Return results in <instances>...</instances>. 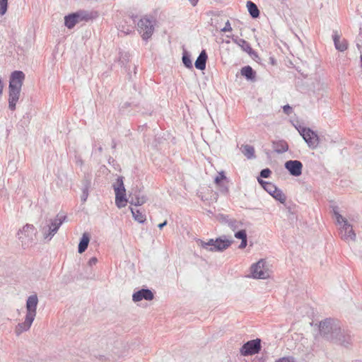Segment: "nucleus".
Wrapping results in <instances>:
<instances>
[{
	"label": "nucleus",
	"mask_w": 362,
	"mask_h": 362,
	"mask_svg": "<svg viewBox=\"0 0 362 362\" xmlns=\"http://www.w3.org/2000/svg\"><path fill=\"white\" fill-rule=\"evenodd\" d=\"M320 334L334 343L348 346L351 343V337L348 330L341 329L339 321L326 319L320 323Z\"/></svg>",
	"instance_id": "1"
},
{
	"label": "nucleus",
	"mask_w": 362,
	"mask_h": 362,
	"mask_svg": "<svg viewBox=\"0 0 362 362\" xmlns=\"http://www.w3.org/2000/svg\"><path fill=\"white\" fill-rule=\"evenodd\" d=\"M25 74L21 71H14L11 73L8 85V108L13 111L20 98Z\"/></svg>",
	"instance_id": "2"
},
{
	"label": "nucleus",
	"mask_w": 362,
	"mask_h": 362,
	"mask_svg": "<svg viewBox=\"0 0 362 362\" xmlns=\"http://www.w3.org/2000/svg\"><path fill=\"white\" fill-rule=\"evenodd\" d=\"M38 298L36 294L28 296L26 300V315L24 322L18 323L15 328V333L19 336L23 332L29 330L37 314Z\"/></svg>",
	"instance_id": "3"
},
{
	"label": "nucleus",
	"mask_w": 362,
	"mask_h": 362,
	"mask_svg": "<svg viewBox=\"0 0 362 362\" xmlns=\"http://www.w3.org/2000/svg\"><path fill=\"white\" fill-rule=\"evenodd\" d=\"M66 219V216L58 214L54 218L46 221L40 226L45 240H50Z\"/></svg>",
	"instance_id": "4"
},
{
	"label": "nucleus",
	"mask_w": 362,
	"mask_h": 362,
	"mask_svg": "<svg viewBox=\"0 0 362 362\" xmlns=\"http://www.w3.org/2000/svg\"><path fill=\"white\" fill-rule=\"evenodd\" d=\"M333 211L337 223L341 225L340 234L341 238L345 241H354L356 235L353 230L352 225L339 213L337 208H334Z\"/></svg>",
	"instance_id": "5"
},
{
	"label": "nucleus",
	"mask_w": 362,
	"mask_h": 362,
	"mask_svg": "<svg viewBox=\"0 0 362 362\" xmlns=\"http://www.w3.org/2000/svg\"><path fill=\"white\" fill-rule=\"evenodd\" d=\"M199 246L211 252H221L227 249L231 244V241L226 238H218L216 240L209 239L204 242L200 239L197 240Z\"/></svg>",
	"instance_id": "6"
},
{
	"label": "nucleus",
	"mask_w": 362,
	"mask_h": 362,
	"mask_svg": "<svg viewBox=\"0 0 362 362\" xmlns=\"http://www.w3.org/2000/svg\"><path fill=\"white\" fill-rule=\"evenodd\" d=\"M92 18L90 13L86 11H78L64 17V25L69 29L73 28L77 23L81 21H87Z\"/></svg>",
	"instance_id": "7"
},
{
	"label": "nucleus",
	"mask_w": 362,
	"mask_h": 362,
	"mask_svg": "<svg viewBox=\"0 0 362 362\" xmlns=\"http://www.w3.org/2000/svg\"><path fill=\"white\" fill-rule=\"evenodd\" d=\"M251 276L253 279H266L270 276V271L267 263L264 259H260L257 263L253 264L250 268Z\"/></svg>",
	"instance_id": "8"
},
{
	"label": "nucleus",
	"mask_w": 362,
	"mask_h": 362,
	"mask_svg": "<svg viewBox=\"0 0 362 362\" xmlns=\"http://www.w3.org/2000/svg\"><path fill=\"white\" fill-rule=\"evenodd\" d=\"M138 31L144 40L149 39L154 31V21L149 18L144 17L140 19L138 24Z\"/></svg>",
	"instance_id": "9"
},
{
	"label": "nucleus",
	"mask_w": 362,
	"mask_h": 362,
	"mask_svg": "<svg viewBox=\"0 0 362 362\" xmlns=\"http://www.w3.org/2000/svg\"><path fill=\"white\" fill-rule=\"evenodd\" d=\"M261 347V339L257 338L245 343L240 349V353L243 356H252L259 353Z\"/></svg>",
	"instance_id": "10"
},
{
	"label": "nucleus",
	"mask_w": 362,
	"mask_h": 362,
	"mask_svg": "<svg viewBox=\"0 0 362 362\" xmlns=\"http://www.w3.org/2000/svg\"><path fill=\"white\" fill-rule=\"evenodd\" d=\"M297 129L310 148L314 149L317 146L319 138L315 132L309 128L301 127H299Z\"/></svg>",
	"instance_id": "11"
},
{
	"label": "nucleus",
	"mask_w": 362,
	"mask_h": 362,
	"mask_svg": "<svg viewBox=\"0 0 362 362\" xmlns=\"http://www.w3.org/2000/svg\"><path fill=\"white\" fill-rule=\"evenodd\" d=\"M36 235L35 226L32 224H26L18 233V239L23 245H28L33 243Z\"/></svg>",
	"instance_id": "12"
},
{
	"label": "nucleus",
	"mask_w": 362,
	"mask_h": 362,
	"mask_svg": "<svg viewBox=\"0 0 362 362\" xmlns=\"http://www.w3.org/2000/svg\"><path fill=\"white\" fill-rule=\"evenodd\" d=\"M284 166L293 176L298 177L302 174L303 164L299 160H288L285 163Z\"/></svg>",
	"instance_id": "13"
},
{
	"label": "nucleus",
	"mask_w": 362,
	"mask_h": 362,
	"mask_svg": "<svg viewBox=\"0 0 362 362\" xmlns=\"http://www.w3.org/2000/svg\"><path fill=\"white\" fill-rule=\"evenodd\" d=\"M153 298V293L149 289H141L135 292L132 296V300L134 302H139L141 300H151Z\"/></svg>",
	"instance_id": "14"
},
{
	"label": "nucleus",
	"mask_w": 362,
	"mask_h": 362,
	"mask_svg": "<svg viewBox=\"0 0 362 362\" xmlns=\"http://www.w3.org/2000/svg\"><path fill=\"white\" fill-rule=\"evenodd\" d=\"M227 37L231 38L232 41L236 45H238L239 47H240L244 52L250 54L252 53V49L250 45L244 39L238 38L235 35H228Z\"/></svg>",
	"instance_id": "15"
},
{
	"label": "nucleus",
	"mask_w": 362,
	"mask_h": 362,
	"mask_svg": "<svg viewBox=\"0 0 362 362\" xmlns=\"http://www.w3.org/2000/svg\"><path fill=\"white\" fill-rule=\"evenodd\" d=\"M115 204L118 208L124 207L129 202L126 198V190L122 189L120 191H115Z\"/></svg>",
	"instance_id": "16"
},
{
	"label": "nucleus",
	"mask_w": 362,
	"mask_h": 362,
	"mask_svg": "<svg viewBox=\"0 0 362 362\" xmlns=\"http://www.w3.org/2000/svg\"><path fill=\"white\" fill-rule=\"evenodd\" d=\"M146 202V198L144 195L138 194H129V202L134 206H141Z\"/></svg>",
	"instance_id": "17"
},
{
	"label": "nucleus",
	"mask_w": 362,
	"mask_h": 362,
	"mask_svg": "<svg viewBox=\"0 0 362 362\" xmlns=\"http://www.w3.org/2000/svg\"><path fill=\"white\" fill-rule=\"evenodd\" d=\"M207 54L205 50H202L195 62V67L199 70H204L206 68Z\"/></svg>",
	"instance_id": "18"
},
{
	"label": "nucleus",
	"mask_w": 362,
	"mask_h": 362,
	"mask_svg": "<svg viewBox=\"0 0 362 362\" xmlns=\"http://www.w3.org/2000/svg\"><path fill=\"white\" fill-rule=\"evenodd\" d=\"M242 76H245L247 80L255 81L256 73L250 66H245L240 70Z\"/></svg>",
	"instance_id": "19"
},
{
	"label": "nucleus",
	"mask_w": 362,
	"mask_h": 362,
	"mask_svg": "<svg viewBox=\"0 0 362 362\" xmlns=\"http://www.w3.org/2000/svg\"><path fill=\"white\" fill-rule=\"evenodd\" d=\"M273 148L275 152L278 153H283L288 151V145L285 141L283 140L274 141Z\"/></svg>",
	"instance_id": "20"
},
{
	"label": "nucleus",
	"mask_w": 362,
	"mask_h": 362,
	"mask_svg": "<svg viewBox=\"0 0 362 362\" xmlns=\"http://www.w3.org/2000/svg\"><path fill=\"white\" fill-rule=\"evenodd\" d=\"M89 242H90L89 234L87 233H84L82 235L80 243L78 244V252L81 254L83 253V252H85L88 246Z\"/></svg>",
	"instance_id": "21"
},
{
	"label": "nucleus",
	"mask_w": 362,
	"mask_h": 362,
	"mask_svg": "<svg viewBox=\"0 0 362 362\" xmlns=\"http://www.w3.org/2000/svg\"><path fill=\"white\" fill-rule=\"evenodd\" d=\"M334 46L336 49L340 52H344L347 49V43L345 40H340V37L335 35L333 37Z\"/></svg>",
	"instance_id": "22"
},
{
	"label": "nucleus",
	"mask_w": 362,
	"mask_h": 362,
	"mask_svg": "<svg viewBox=\"0 0 362 362\" xmlns=\"http://www.w3.org/2000/svg\"><path fill=\"white\" fill-rule=\"evenodd\" d=\"M258 182L261 186L270 194L272 195L277 187L272 182H266L260 178H257Z\"/></svg>",
	"instance_id": "23"
},
{
	"label": "nucleus",
	"mask_w": 362,
	"mask_h": 362,
	"mask_svg": "<svg viewBox=\"0 0 362 362\" xmlns=\"http://www.w3.org/2000/svg\"><path fill=\"white\" fill-rule=\"evenodd\" d=\"M247 8L249 13L252 18H257L259 16V11L255 4L248 1L247 2Z\"/></svg>",
	"instance_id": "24"
},
{
	"label": "nucleus",
	"mask_w": 362,
	"mask_h": 362,
	"mask_svg": "<svg viewBox=\"0 0 362 362\" xmlns=\"http://www.w3.org/2000/svg\"><path fill=\"white\" fill-rule=\"evenodd\" d=\"M241 151L248 159H251L255 157V148L252 146L247 144L242 146Z\"/></svg>",
	"instance_id": "25"
},
{
	"label": "nucleus",
	"mask_w": 362,
	"mask_h": 362,
	"mask_svg": "<svg viewBox=\"0 0 362 362\" xmlns=\"http://www.w3.org/2000/svg\"><path fill=\"white\" fill-rule=\"evenodd\" d=\"M131 212L135 221L139 223H144L146 221V216L143 214L139 210L131 208Z\"/></svg>",
	"instance_id": "26"
},
{
	"label": "nucleus",
	"mask_w": 362,
	"mask_h": 362,
	"mask_svg": "<svg viewBox=\"0 0 362 362\" xmlns=\"http://www.w3.org/2000/svg\"><path fill=\"white\" fill-rule=\"evenodd\" d=\"M272 196L276 200L279 201L281 203L284 204L286 202V196L285 194L283 193V192L279 189H276L275 190V192H274Z\"/></svg>",
	"instance_id": "27"
},
{
	"label": "nucleus",
	"mask_w": 362,
	"mask_h": 362,
	"mask_svg": "<svg viewBox=\"0 0 362 362\" xmlns=\"http://www.w3.org/2000/svg\"><path fill=\"white\" fill-rule=\"evenodd\" d=\"M182 62L187 68H192V63L190 59V55L187 52L183 53Z\"/></svg>",
	"instance_id": "28"
},
{
	"label": "nucleus",
	"mask_w": 362,
	"mask_h": 362,
	"mask_svg": "<svg viewBox=\"0 0 362 362\" xmlns=\"http://www.w3.org/2000/svg\"><path fill=\"white\" fill-rule=\"evenodd\" d=\"M113 188L115 191H121L122 189H125L122 177H119L117 179L116 183L113 185Z\"/></svg>",
	"instance_id": "29"
},
{
	"label": "nucleus",
	"mask_w": 362,
	"mask_h": 362,
	"mask_svg": "<svg viewBox=\"0 0 362 362\" xmlns=\"http://www.w3.org/2000/svg\"><path fill=\"white\" fill-rule=\"evenodd\" d=\"M8 9V0H0V16H3Z\"/></svg>",
	"instance_id": "30"
},
{
	"label": "nucleus",
	"mask_w": 362,
	"mask_h": 362,
	"mask_svg": "<svg viewBox=\"0 0 362 362\" xmlns=\"http://www.w3.org/2000/svg\"><path fill=\"white\" fill-rule=\"evenodd\" d=\"M235 237L238 239H244L247 238V234L245 230H240L235 233Z\"/></svg>",
	"instance_id": "31"
},
{
	"label": "nucleus",
	"mask_w": 362,
	"mask_h": 362,
	"mask_svg": "<svg viewBox=\"0 0 362 362\" xmlns=\"http://www.w3.org/2000/svg\"><path fill=\"white\" fill-rule=\"evenodd\" d=\"M272 171L269 168H265L261 170L260 177L267 178L270 176Z\"/></svg>",
	"instance_id": "32"
},
{
	"label": "nucleus",
	"mask_w": 362,
	"mask_h": 362,
	"mask_svg": "<svg viewBox=\"0 0 362 362\" xmlns=\"http://www.w3.org/2000/svg\"><path fill=\"white\" fill-rule=\"evenodd\" d=\"M226 179V176L223 172L219 173L215 178V182L217 185H220L221 182Z\"/></svg>",
	"instance_id": "33"
},
{
	"label": "nucleus",
	"mask_w": 362,
	"mask_h": 362,
	"mask_svg": "<svg viewBox=\"0 0 362 362\" xmlns=\"http://www.w3.org/2000/svg\"><path fill=\"white\" fill-rule=\"evenodd\" d=\"M232 27L229 21H227L225 23V26L221 29V32L226 33L232 31Z\"/></svg>",
	"instance_id": "34"
},
{
	"label": "nucleus",
	"mask_w": 362,
	"mask_h": 362,
	"mask_svg": "<svg viewBox=\"0 0 362 362\" xmlns=\"http://www.w3.org/2000/svg\"><path fill=\"white\" fill-rule=\"evenodd\" d=\"M88 197V186H86L83 189V194L81 195V201L83 202H85L87 200V198Z\"/></svg>",
	"instance_id": "35"
},
{
	"label": "nucleus",
	"mask_w": 362,
	"mask_h": 362,
	"mask_svg": "<svg viewBox=\"0 0 362 362\" xmlns=\"http://www.w3.org/2000/svg\"><path fill=\"white\" fill-rule=\"evenodd\" d=\"M276 362H296L295 359L292 356H288V357H283L277 361Z\"/></svg>",
	"instance_id": "36"
},
{
	"label": "nucleus",
	"mask_w": 362,
	"mask_h": 362,
	"mask_svg": "<svg viewBox=\"0 0 362 362\" xmlns=\"http://www.w3.org/2000/svg\"><path fill=\"white\" fill-rule=\"evenodd\" d=\"M284 112L289 115L292 112V108L289 105H286L283 107Z\"/></svg>",
	"instance_id": "37"
},
{
	"label": "nucleus",
	"mask_w": 362,
	"mask_h": 362,
	"mask_svg": "<svg viewBox=\"0 0 362 362\" xmlns=\"http://www.w3.org/2000/svg\"><path fill=\"white\" fill-rule=\"evenodd\" d=\"M98 262V259L96 257H91L88 261V265L90 267H92L93 265H95Z\"/></svg>",
	"instance_id": "38"
},
{
	"label": "nucleus",
	"mask_w": 362,
	"mask_h": 362,
	"mask_svg": "<svg viewBox=\"0 0 362 362\" xmlns=\"http://www.w3.org/2000/svg\"><path fill=\"white\" fill-rule=\"evenodd\" d=\"M247 246V238L242 239L239 248L243 249Z\"/></svg>",
	"instance_id": "39"
},
{
	"label": "nucleus",
	"mask_w": 362,
	"mask_h": 362,
	"mask_svg": "<svg viewBox=\"0 0 362 362\" xmlns=\"http://www.w3.org/2000/svg\"><path fill=\"white\" fill-rule=\"evenodd\" d=\"M83 162L81 158H76V164L77 165L81 166L83 165Z\"/></svg>",
	"instance_id": "40"
},
{
	"label": "nucleus",
	"mask_w": 362,
	"mask_h": 362,
	"mask_svg": "<svg viewBox=\"0 0 362 362\" xmlns=\"http://www.w3.org/2000/svg\"><path fill=\"white\" fill-rule=\"evenodd\" d=\"M166 225H167V221H165L163 223H161L158 224V228H159L160 229H162V228H163L165 226H166Z\"/></svg>",
	"instance_id": "41"
},
{
	"label": "nucleus",
	"mask_w": 362,
	"mask_h": 362,
	"mask_svg": "<svg viewBox=\"0 0 362 362\" xmlns=\"http://www.w3.org/2000/svg\"><path fill=\"white\" fill-rule=\"evenodd\" d=\"M188 1L190 2V4H191L193 6H196V5H197V2H198V1H199V0H188Z\"/></svg>",
	"instance_id": "42"
},
{
	"label": "nucleus",
	"mask_w": 362,
	"mask_h": 362,
	"mask_svg": "<svg viewBox=\"0 0 362 362\" xmlns=\"http://www.w3.org/2000/svg\"><path fill=\"white\" fill-rule=\"evenodd\" d=\"M121 31L124 32L125 34H128L132 31L131 28H127V30H120Z\"/></svg>",
	"instance_id": "43"
},
{
	"label": "nucleus",
	"mask_w": 362,
	"mask_h": 362,
	"mask_svg": "<svg viewBox=\"0 0 362 362\" xmlns=\"http://www.w3.org/2000/svg\"><path fill=\"white\" fill-rule=\"evenodd\" d=\"M235 221H230V223H229V225H230L231 227H235V225H234V224H235Z\"/></svg>",
	"instance_id": "44"
},
{
	"label": "nucleus",
	"mask_w": 362,
	"mask_h": 362,
	"mask_svg": "<svg viewBox=\"0 0 362 362\" xmlns=\"http://www.w3.org/2000/svg\"><path fill=\"white\" fill-rule=\"evenodd\" d=\"M361 65H362V55L361 56Z\"/></svg>",
	"instance_id": "45"
}]
</instances>
